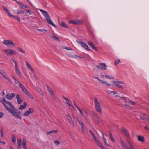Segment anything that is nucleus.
I'll return each mask as SVG.
<instances>
[{
	"label": "nucleus",
	"instance_id": "1",
	"mask_svg": "<svg viewBox=\"0 0 149 149\" xmlns=\"http://www.w3.org/2000/svg\"><path fill=\"white\" fill-rule=\"evenodd\" d=\"M0 102L3 104L6 108V110L13 116L17 118L21 119V117L17 113L15 108L10 102L6 101L4 97H3L2 99L0 98Z\"/></svg>",
	"mask_w": 149,
	"mask_h": 149
},
{
	"label": "nucleus",
	"instance_id": "2",
	"mask_svg": "<svg viewBox=\"0 0 149 149\" xmlns=\"http://www.w3.org/2000/svg\"><path fill=\"white\" fill-rule=\"evenodd\" d=\"M39 10L42 13L43 15L46 17V19L49 24L55 27H57V26H56L51 20L50 16L47 11L41 9H39Z\"/></svg>",
	"mask_w": 149,
	"mask_h": 149
},
{
	"label": "nucleus",
	"instance_id": "3",
	"mask_svg": "<svg viewBox=\"0 0 149 149\" xmlns=\"http://www.w3.org/2000/svg\"><path fill=\"white\" fill-rule=\"evenodd\" d=\"M94 101L95 107L96 111L101 113L102 112V108L100 102L96 97L95 98Z\"/></svg>",
	"mask_w": 149,
	"mask_h": 149
},
{
	"label": "nucleus",
	"instance_id": "4",
	"mask_svg": "<svg viewBox=\"0 0 149 149\" xmlns=\"http://www.w3.org/2000/svg\"><path fill=\"white\" fill-rule=\"evenodd\" d=\"M19 86L21 89L23 91V92L26 94L30 98L33 99V98L32 96L30 94V93L28 91L26 88L24 87L23 85L21 83H20L19 85Z\"/></svg>",
	"mask_w": 149,
	"mask_h": 149
},
{
	"label": "nucleus",
	"instance_id": "5",
	"mask_svg": "<svg viewBox=\"0 0 149 149\" xmlns=\"http://www.w3.org/2000/svg\"><path fill=\"white\" fill-rule=\"evenodd\" d=\"M76 42L80 44L83 48L86 50L87 51H91V49H90L89 47H88L86 43L83 42L81 40H76Z\"/></svg>",
	"mask_w": 149,
	"mask_h": 149
},
{
	"label": "nucleus",
	"instance_id": "6",
	"mask_svg": "<svg viewBox=\"0 0 149 149\" xmlns=\"http://www.w3.org/2000/svg\"><path fill=\"white\" fill-rule=\"evenodd\" d=\"M96 67L97 69L103 70H106V68L107 66L104 63H100L98 65H96Z\"/></svg>",
	"mask_w": 149,
	"mask_h": 149
},
{
	"label": "nucleus",
	"instance_id": "7",
	"mask_svg": "<svg viewBox=\"0 0 149 149\" xmlns=\"http://www.w3.org/2000/svg\"><path fill=\"white\" fill-rule=\"evenodd\" d=\"M12 61L15 63V70L17 74L19 76L21 77L22 74H21L20 71L19 70V69L17 66V64L16 61L13 59L12 58Z\"/></svg>",
	"mask_w": 149,
	"mask_h": 149
},
{
	"label": "nucleus",
	"instance_id": "8",
	"mask_svg": "<svg viewBox=\"0 0 149 149\" xmlns=\"http://www.w3.org/2000/svg\"><path fill=\"white\" fill-rule=\"evenodd\" d=\"M121 131L126 136L128 139H130V136L128 131L125 128H123L121 129Z\"/></svg>",
	"mask_w": 149,
	"mask_h": 149
},
{
	"label": "nucleus",
	"instance_id": "9",
	"mask_svg": "<svg viewBox=\"0 0 149 149\" xmlns=\"http://www.w3.org/2000/svg\"><path fill=\"white\" fill-rule=\"evenodd\" d=\"M69 23L75 25H81L83 24L82 22L79 20H72L69 21Z\"/></svg>",
	"mask_w": 149,
	"mask_h": 149
},
{
	"label": "nucleus",
	"instance_id": "10",
	"mask_svg": "<svg viewBox=\"0 0 149 149\" xmlns=\"http://www.w3.org/2000/svg\"><path fill=\"white\" fill-rule=\"evenodd\" d=\"M3 44L7 46H10L11 45H13L12 47H13L15 45L11 40H6L3 41Z\"/></svg>",
	"mask_w": 149,
	"mask_h": 149
},
{
	"label": "nucleus",
	"instance_id": "11",
	"mask_svg": "<svg viewBox=\"0 0 149 149\" xmlns=\"http://www.w3.org/2000/svg\"><path fill=\"white\" fill-rule=\"evenodd\" d=\"M116 97H121V98L123 99H124V100L125 101V102H129L132 105H135V104H136L135 103L131 100H128V101H127L126 100V98L125 97H121L120 96L118 95H116Z\"/></svg>",
	"mask_w": 149,
	"mask_h": 149
},
{
	"label": "nucleus",
	"instance_id": "12",
	"mask_svg": "<svg viewBox=\"0 0 149 149\" xmlns=\"http://www.w3.org/2000/svg\"><path fill=\"white\" fill-rule=\"evenodd\" d=\"M4 51L9 55H13L16 54V52L15 50L11 49H5L4 50Z\"/></svg>",
	"mask_w": 149,
	"mask_h": 149
},
{
	"label": "nucleus",
	"instance_id": "13",
	"mask_svg": "<svg viewBox=\"0 0 149 149\" xmlns=\"http://www.w3.org/2000/svg\"><path fill=\"white\" fill-rule=\"evenodd\" d=\"M33 109L31 108L29 109L28 110L25 112L24 113V116H27L33 113Z\"/></svg>",
	"mask_w": 149,
	"mask_h": 149
},
{
	"label": "nucleus",
	"instance_id": "14",
	"mask_svg": "<svg viewBox=\"0 0 149 149\" xmlns=\"http://www.w3.org/2000/svg\"><path fill=\"white\" fill-rule=\"evenodd\" d=\"M95 141L97 144V145L99 146L101 149H105L104 147L102 144V143L98 139H97Z\"/></svg>",
	"mask_w": 149,
	"mask_h": 149
},
{
	"label": "nucleus",
	"instance_id": "15",
	"mask_svg": "<svg viewBox=\"0 0 149 149\" xmlns=\"http://www.w3.org/2000/svg\"><path fill=\"white\" fill-rule=\"evenodd\" d=\"M15 94L14 93H12L11 94L8 93L6 95L5 97L8 99L10 100L15 97Z\"/></svg>",
	"mask_w": 149,
	"mask_h": 149
},
{
	"label": "nucleus",
	"instance_id": "16",
	"mask_svg": "<svg viewBox=\"0 0 149 149\" xmlns=\"http://www.w3.org/2000/svg\"><path fill=\"white\" fill-rule=\"evenodd\" d=\"M67 117L69 123L72 126L74 127L75 125L74 122L72 119V118L71 116L69 115H68L67 116Z\"/></svg>",
	"mask_w": 149,
	"mask_h": 149
},
{
	"label": "nucleus",
	"instance_id": "17",
	"mask_svg": "<svg viewBox=\"0 0 149 149\" xmlns=\"http://www.w3.org/2000/svg\"><path fill=\"white\" fill-rule=\"evenodd\" d=\"M93 77L94 78H95V79H97L100 82V83H102V84H104L107 85L108 86H111V85H110V84H108L107 82H106L105 81H103L102 80H101L98 77Z\"/></svg>",
	"mask_w": 149,
	"mask_h": 149
},
{
	"label": "nucleus",
	"instance_id": "18",
	"mask_svg": "<svg viewBox=\"0 0 149 149\" xmlns=\"http://www.w3.org/2000/svg\"><path fill=\"white\" fill-rule=\"evenodd\" d=\"M93 116L94 118L95 121L98 123H100V121L99 120V118L98 117L97 114L95 112H93Z\"/></svg>",
	"mask_w": 149,
	"mask_h": 149
},
{
	"label": "nucleus",
	"instance_id": "19",
	"mask_svg": "<svg viewBox=\"0 0 149 149\" xmlns=\"http://www.w3.org/2000/svg\"><path fill=\"white\" fill-rule=\"evenodd\" d=\"M62 97L65 100L66 103L69 106V107H74L73 106L70 104L69 100L68 98L65 97L64 96H63Z\"/></svg>",
	"mask_w": 149,
	"mask_h": 149
},
{
	"label": "nucleus",
	"instance_id": "20",
	"mask_svg": "<svg viewBox=\"0 0 149 149\" xmlns=\"http://www.w3.org/2000/svg\"><path fill=\"white\" fill-rule=\"evenodd\" d=\"M101 77L103 78H107V79H114V77L112 76H109L107 75H103L102 73L101 74Z\"/></svg>",
	"mask_w": 149,
	"mask_h": 149
},
{
	"label": "nucleus",
	"instance_id": "21",
	"mask_svg": "<svg viewBox=\"0 0 149 149\" xmlns=\"http://www.w3.org/2000/svg\"><path fill=\"white\" fill-rule=\"evenodd\" d=\"M137 138L138 140L141 142H143L145 140L144 137L141 136H138Z\"/></svg>",
	"mask_w": 149,
	"mask_h": 149
},
{
	"label": "nucleus",
	"instance_id": "22",
	"mask_svg": "<svg viewBox=\"0 0 149 149\" xmlns=\"http://www.w3.org/2000/svg\"><path fill=\"white\" fill-rule=\"evenodd\" d=\"M19 4V7L21 8V9H24V8H29V6L25 4H22L21 3H20V4Z\"/></svg>",
	"mask_w": 149,
	"mask_h": 149
},
{
	"label": "nucleus",
	"instance_id": "23",
	"mask_svg": "<svg viewBox=\"0 0 149 149\" xmlns=\"http://www.w3.org/2000/svg\"><path fill=\"white\" fill-rule=\"evenodd\" d=\"M24 104H22L20 105V107L19 108V110H22L25 109L26 106H27V103L26 102H24Z\"/></svg>",
	"mask_w": 149,
	"mask_h": 149
},
{
	"label": "nucleus",
	"instance_id": "24",
	"mask_svg": "<svg viewBox=\"0 0 149 149\" xmlns=\"http://www.w3.org/2000/svg\"><path fill=\"white\" fill-rule=\"evenodd\" d=\"M16 98L17 100V102L19 104H20L23 101L21 99L19 95L17 94L16 95Z\"/></svg>",
	"mask_w": 149,
	"mask_h": 149
},
{
	"label": "nucleus",
	"instance_id": "25",
	"mask_svg": "<svg viewBox=\"0 0 149 149\" xmlns=\"http://www.w3.org/2000/svg\"><path fill=\"white\" fill-rule=\"evenodd\" d=\"M6 74L3 71V70H0V77H3L5 78H6Z\"/></svg>",
	"mask_w": 149,
	"mask_h": 149
},
{
	"label": "nucleus",
	"instance_id": "26",
	"mask_svg": "<svg viewBox=\"0 0 149 149\" xmlns=\"http://www.w3.org/2000/svg\"><path fill=\"white\" fill-rule=\"evenodd\" d=\"M60 25L63 27L67 28L68 27V26L65 23L63 22H62L60 24Z\"/></svg>",
	"mask_w": 149,
	"mask_h": 149
},
{
	"label": "nucleus",
	"instance_id": "27",
	"mask_svg": "<svg viewBox=\"0 0 149 149\" xmlns=\"http://www.w3.org/2000/svg\"><path fill=\"white\" fill-rule=\"evenodd\" d=\"M117 81H113V84H111V86H116L117 87L118 86L119 84L118 82H116Z\"/></svg>",
	"mask_w": 149,
	"mask_h": 149
},
{
	"label": "nucleus",
	"instance_id": "28",
	"mask_svg": "<svg viewBox=\"0 0 149 149\" xmlns=\"http://www.w3.org/2000/svg\"><path fill=\"white\" fill-rule=\"evenodd\" d=\"M16 13L17 14H23L24 13L25 11L22 10L18 9L16 10Z\"/></svg>",
	"mask_w": 149,
	"mask_h": 149
},
{
	"label": "nucleus",
	"instance_id": "29",
	"mask_svg": "<svg viewBox=\"0 0 149 149\" xmlns=\"http://www.w3.org/2000/svg\"><path fill=\"white\" fill-rule=\"evenodd\" d=\"M49 93L51 95L52 99L53 100H55L56 98L55 96L53 91L52 90L51 91L49 92Z\"/></svg>",
	"mask_w": 149,
	"mask_h": 149
},
{
	"label": "nucleus",
	"instance_id": "30",
	"mask_svg": "<svg viewBox=\"0 0 149 149\" xmlns=\"http://www.w3.org/2000/svg\"><path fill=\"white\" fill-rule=\"evenodd\" d=\"M78 121L79 123L81 125V128L82 129V130L83 131L84 130V125L82 121L80 120H79V119H78Z\"/></svg>",
	"mask_w": 149,
	"mask_h": 149
},
{
	"label": "nucleus",
	"instance_id": "31",
	"mask_svg": "<svg viewBox=\"0 0 149 149\" xmlns=\"http://www.w3.org/2000/svg\"><path fill=\"white\" fill-rule=\"evenodd\" d=\"M10 16L12 18H15V19L17 20L19 22H20V18L18 16H13L11 14L10 15Z\"/></svg>",
	"mask_w": 149,
	"mask_h": 149
},
{
	"label": "nucleus",
	"instance_id": "32",
	"mask_svg": "<svg viewBox=\"0 0 149 149\" xmlns=\"http://www.w3.org/2000/svg\"><path fill=\"white\" fill-rule=\"evenodd\" d=\"M58 132V130H53L50 131H49L47 132V135L50 134L51 133H56Z\"/></svg>",
	"mask_w": 149,
	"mask_h": 149
},
{
	"label": "nucleus",
	"instance_id": "33",
	"mask_svg": "<svg viewBox=\"0 0 149 149\" xmlns=\"http://www.w3.org/2000/svg\"><path fill=\"white\" fill-rule=\"evenodd\" d=\"M51 37L55 40H56L58 41H60V40L59 39V38L58 37L56 36H55L54 35H53L52 36H51Z\"/></svg>",
	"mask_w": 149,
	"mask_h": 149
},
{
	"label": "nucleus",
	"instance_id": "34",
	"mask_svg": "<svg viewBox=\"0 0 149 149\" xmlns=\"http://www.w3.org/2000/svg\"><path fill=\"white\" fill-rule=\"evenodd\" d=\"M89 132L91 134L93 138L94 139V140L97 139L96 137L95 136L93 132L91 130H89Z\"/></svg>",
	"mask_w": 149,
	"mask_h": 149
},
{
	"label": "nucleus",
	"instance_id": "35",
	"mask_svg": "<svg viewBox=\"0 0 149 149\" xmlns=\"http://www.w3.org/2000/svg\"><path fill=\"white\" fill-rule=\"evenodd\" d=\"M23 148H24V147L27 148L26 146V139H23Z\"/></svg>",
	"mask_w": 149,
	"mask_h": 149
},
{
	"label": "nucleus",
	"instance_id": "36",
	"mask_svg": "<svg viewBox=\"0 0 149 149\" xmlns=\"http://www.w3.org/2000/svg\"><path fill=\"white\" fill-rule=\"evenodd\" d=\"M2 7L3 9L6 12L7 14L10 16V15H11V14L10 13V12L8 10V9H7L6 7H5L4 6H3Z\"/></svg>",
	"mask_w": 149,
	"mask_h": 149
},
{
	"label": "nucleus",
	"instance_id": "37",
	"mask_svg": "<svg viewBox=\"0 0 149 149\" xmlns=\"http://www.w3.org/2000/svg\"><path fill=\"white\" fill-rule=\"evenodd\" d=\"M102 134H103V140H104V141L105 143V144L107 146H110L109 145V144H108L107 143V141H106V139L105 138H104V135L103 134V132H102Z\"/></svg>",
	"mask_w": 149,
	"mask_h": 149
},
{
	"label": "nucleus",
	"instance_id": "38",
	"mask_svg": "<svg viewBox=\"0 0 149 149\" xmlns=\"http://www.w3.org/2000/svg\"><path fill=\"white\" fill-rule=\"evenodd\" d=\"M46 86L48 90L49 91V92L50 91H51L52 90L51 88L47 84H46Z\"/></svg>",
	"mask_w": 149,
	"mask_h": 149
},
{
	"label": "nucleus",
	"instance_id": "39",
	"mask_svg": "<svg viewBox=\"0 0 149 149\" xmlns=\"http://www.w3.org/2000/svg\"><path fill=\"white\" fill-rule=\"evenodd\" d=\"M110 134V137L111 140L113 142H114L115 141V139L113 138L112 136V134L111 132L109 133Z\"/></svg>",
	"mask_w": 149,
	"mask_h": 149
},
{
	"label": "nucleus",
	"instance_id": "40",
	"mask_svg": "<svg viewBox=\"0 0 149 149\" xmlns=\"http://www.w3.org/2000/svg\"><path fill=\"white\" fill-rule=\"evenodd\" d=\"M37 30L40 32L45 33L46 31V30L44 29H37Z\"/></svg>",
	"mask_w": 149,
	"mask_h": 149
},
{
	"label": "nucleus",
	"instance_id": "41",
	"mask_svg": "<svg viewBox=\"0 0 149 149\" xmlns=\"http://www.w3.org/2000/svg\"><path fill=\"white\" fill-rule=\"evenodd\" d=\"M12 141L13 142H16V137L14 135L12 136Z\"/></svg>",
	"mask_w": 149,
	"mask_h": 149
},
{
	"label": "nucleus",
	"instance_id": "42",
	"mask_svg": "<svg viewBox=\"0 0 149 149\" xmlns=\"http://www.w3.org/2000/svg\"><path fill=\"white\" fill-rule=\"evenodd\" d=\"M120 62H121L120 61V60H119V59L116 60L115 61V65H116L118 64V63H120Z\"/></svg>",
	"mask_w": 149,
	"mask_h": 149
},
{
	"label": "nucleus",
	"instance_id": "43",
	"mask_svg": "<svg viewBox=\"0 0 149 149\" xmlns=\"http://www.w3.org/2000/svg\"><path fill=\"white\" fill-rule=\"evenodd\" d=\"M17 49L19 51V52H22L23 53H25V51L22 50V49L20 48H18Z\"/></svg>",
	"mask_w": 149,
	"mask_h": 149
},
{
	"label": "nucleus",
	"instance_id": "44",
	"mask_svg": "<svg viewBox=\"0 0 149 149\" xmlns=\"http://www.w3.org/2000/svg\"><path fill=\"white\" fill-rule=\"evenodd\" d=\"M130 139H127V143L129 144V145L130 146V147H131L132 146H133L132 145V143H131L130 141Z\"/></svg>",
	"mask_w": 149,
	"mask_h": 149
},
{
	"label": "nucleus",
	"instance_id": "45",
	"mask_svg": "<svg viewBox=\"0 0 149 149\" xmlns=\"http://www.w3.org/2000/svg\"><path fill=\"white\" fill-rule=\"evenodd\" d=\"M38 91L39 93L40 94V95H43V92L42 91V90L41 89H40V88H38Z\"/></svg>",
	"mask_w": 149,
	"mask_h": 149
},
{
	"label": "nucleus",
	"instance_id": "46",
	"mask_svg": "<svg viewBox=\"0 0 149 149\" xmlns=\"http://www.w3.org/2000/svg\"><path fill=\"white\" fill-rule=\"evenodd\" d=\"M17 142L18 145H21L22 141L21 139H17Z\"/></svg>",
	"mask_w": 149,
	"mask_h": 149
},
{
	"label": "nucleus",
	"instance_id": "47",
	"mask_svg": "<svg viewBox=\"0 0 149 149\" xmlns=\"http://www.w3.org/2000/svg\"><path fill=\"white\" fill-rule=\"evenodd\" d=\"M121 144L122 145H123L125 147L126 146H127L125 144V143L123 141H121Z\"/></svg>",
	"mask_w": 149,
	"mask_h": 149
},
{
	"label": "nucleus",
	"instance_id": "48",
	"mask_svg": "<svg viewBox=\"0 0 149 149\" xmlns=\"http://www.w3.org/2000/svg\"><path fill=\"white\" fill-rule=\"evenodd\" d=\"M72 57H74V58H82V57H81L79 56H78V55H73L72 56Z\"/></svg>",
	"mask_w": 149,
	"mask_h": 149
},
{
	"label": "nucleus",
	"instance_id": "49",
	"mask_svg": "<svg viewBox=\"0 0 149 149\" xmlns=\"http://www.w3.org/2000/svg\"><path fill=\"white\" fill-rule=\"evenodd\" d=\"M140 117L143 120H146L147 118H145L144 116H143V115H140Z\"/></svg>",
	"mask_w": 149,
	"mask_h": 149
},
{
	"label": "nucleus",
	"instance_id": "50",
	"mask_svg": "<svg viewBox=\"0 0 149 149\" xmlns=\"http://www.w3.org/2000/svg\"><path fill=\"white\" fill-rule=\"evenodd\" d=\"M112 93H113V95L118 94L116 92L113 91H111L109 93L111 94Z\"/></svg>",
	"mask_w": 149,
	"mask_h": 149
},
{
	"label": "nucleus",
	"instance_id": "51",
	"mask_svg": "<svg viewBox=\"0 0 149 149\" xmlns=\"http://www.w3.org/2000/svg\"><path fill=\"white\" fill-rule=\"evenodd\" d=\"M88 43L89 45L91 47H93V45L92 42H88Z\"/></svg>",
	"mask_w": 149,
	"mask_h": 149
},
{
	"label": "nucleus",
	"instance_id": "52",
	"mask_svg": "<svg viewBox=\"0 0 149 149\" xmlns=\"http://www.w3.org/2000/svg\"><path fill=\"white\" fill-rule=\"evenodd\" d=\"M54 143L58 145L60 144V142L59 141H58V140H55L54 141Z\"/></svg>",
	"mask_w": 149,
	"mask_h": 149
},
{
	"label": "nucleus",
	"instance_id": "53",
	"mask_svg": "<svg viewBox=\"0 0 149 149\" xmlns=\"http://www.w3.org/2000/svg\"><path fill=\"white\" fill-rule=\"evenodd\" d=\"M64 48L66 49L67 50H72V49L70 47H65Z\"/></svg>",
	"mask_w": 149,
	"mask_h": 149
},
{
	"label": "nucleus",
	"instance_id": "54",
	"mask_svg": "<svg viewBox=\"0 0 149 149\" xmlns=\"http://www.w3.org/2000/svg\"><path fill=\"white\" fill-rule=\"evenodd\" d=\"M15 83H16V84H18V83H19V84H20V83L19 82V81L16 79L15 80Z\"/></svg>",
	"mask_w": 149,
	"mask_h": 149
},
{
	"label": "nucleus",
	"instance_id": "55",
	"mask_svg": "<svg viewBox=\"0 0 149 149\" xmlns=\"http://www.w3.org/2000/svg\"><path fill=\"white\" fill-rule=\"evenodd\" d=\"M4 113L2 112H0V118H2L3 116Z\"/></svg>",
	"mask_w": 149,
	"mask_h": 149
},
{
	"label": "nucleus",
	"instance_id": "56",
	"mask_svg": "<svg viewBox=\"0 0 149 149\" xmlns=\"http://www.w3.org/2000/svg\"><path fill=\"white\" fill-rule=\"evenodd\" d=\"M117 87H118V88H121L122 90H123V86L121 85H120L119 84L118 85V86Z\"/></svg>",
	"mask_w": 149,
	"mask_h": 149
},
{
	"label": "nucleus",
	"instance_id": "57",
	"mask_svg": "<svg viewBox=\"0 0 149 149\" xmlns=\"http://www.w3.org/2000/svg\"><path fill=\"white\" fill-rule=\"evenodd\" d=\"M1 136L2 137H3V130L2 128L1 130Z\"/></svg>",
	"mask_w": 149,
	"mask_h": 149
},
{
	"label": "nucleus",
	"instance_id": "58",
	"mask_svg": "<svg viewBox=\"0 0 149 149\" xmlns=\"http://www.w3.org/2000/svg\"><path fill=\"white\" fill-rule=\"evenodd\" d=\"M26 64L27 66V68L31 66L30 64L28 63V62L27 61H26Z\"/></svg>",
	"mask_w": 149,
	"mask_h": 149
},
{
	"label": "nucleus",
	"instance_id": "59",
	"mask_svg": "<svg viewBox=\"0 0 149 149\" xmlns=\"http://www.w3.org/2000/svg\"><path fill=\"white\" fill-rule=\"evenodd\" d=\"M116 82H118L119 84H124V82L122 81H117Z\"/></svg>",
	"mask_w": 149,
	"mask_h": 149
},
{
	"label": "nucleus",
	"instance_id": "60",
	"mask_svg": "<svg viewBox=\"0 0 149 149\" xmlns=\"http://www.w3.org/2000/svg\"><path fill=\"white\" fill-rule=\"evenodd\" d=\"M92 47V48L93 49L95 50V51H97V49L96 47H95V46H93V47Z\"/></svg>",
	"mask_w": 149,
	"mask_h": 149
},
{
	"label": "nucleus",
	"instance_id": "61",
	"mask_svg": "<svg viewBox=\"0 0 149 149\" xmlns=\"http://www.w3.org/2000/svg\"><path fill=\"white\" fill-rule=\"evenodd\" d=\"M31 71L33 72V73L34 72V70L32 68V67L30 68V69H29Z\"/></svg>",
	"mask_w": 149,
	"mask_h": 149
},
{
	"label": "nucleus",
	"instance_id": "62",
	"mask_svg": "<svg viewBox=\"0 0 149 149\" xmlns=\"http://www.w3.org/2000/svg\"><path fill=\"white\" fill-rule=\"evenodd\" d=\"M25 10H26V11L28 13H29V14H30V15L31 14V11H30V10H29L26 9Z\"/></svg>",
	"mask_w": 149,
	"mask_h": 149
},
{
	"label": "nucleus",
	"instance_id": "63",
	"mask_svg": "<svg viewBox=\"0 0 149 149\" xmlns=\"http://www.w3.org/2000/svg\"><path fill=\"white\" fill-rule=\"evenodd\" d=\"M21 148V145H18V149H20Z\"/></svg>",
	"mask_w": 149,
	"mask_h": 149
},
{
	"label": "nucleus",
	"instance_id": "64",
	"mask_svg": "<svg viewBox=\"0 0 149 149\" xmlns=\"http://www.w3.org/2000/svg\"><path fill=\"white\" fill-rule=\"evenodd\" d=\"M145 130H149V128H148L147 126H145Z\"/></svg>",
	"mask_w": 149,
	"mask_h": 149
}]
</instances>
